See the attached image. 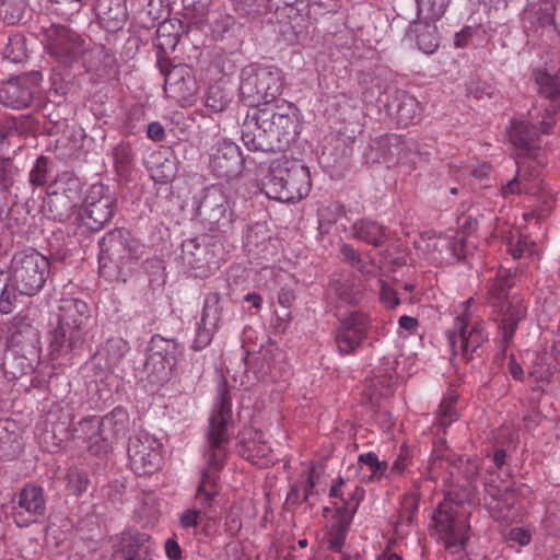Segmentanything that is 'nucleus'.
<instances>
[{
	"instance_id": "nucleus-1",
	"label": "nucleus",
	"mask_w": 560,
	"mask_h": 560,
	"mask_svg": "<svg viewBox=\"0 0 560 560\" xmlns=\"http://www.w3.org/2000/svg\"><path fill=\"white\" fill-rule=\"evenodd\" d=\"M299 133L298 108L285 100L249 109L242 125L243 143L254 152L285 151Z\"/></svg>"
},
{
	"instance_id": "nucleus-2",
	"label": "nucleus",
	"mask_w": 560,
	"mask_h": 560,
	"mask_svg": "<svg viewBox=\"0 0 560 560\" xmlns=\"http://www.w3.org/2000/svg\"><path fill=\"white\" fill-rule=\"evenodd\" d=\"M231 407V397L228 390L221 388L218 406L209 419L202 453L205 465L201 469V478L196 493L203 509L210 508L218 495L219 472L224 468L228 458V445L230 443L228 424L232 417Z\"/></svg>"
},
{
	"instance_id": "nucleus-3",
	"label": "nucleus",
	"mask_w": 560,
	"mask_h": 560,
	"mask_svg": "<svg viewBox=\"0 0 560 560\" xmlns=\"http://www.w3.org/2000/svg\"><path fill=\"white\" fill-rule=\"evenodd\" d=\"M312 187L308 167L300 160L279 158L269 165L262 179V191L270 199L295 202L305 198Z\"/></svg>"
},
{
	"instance_id": "nucleus-4",
	"label": "nucleus",
	"mask_w": 560,
	"mask_h": 560,
	"mask_svg": "<svg viewBox=\"0 0 560 560\" xmlns=\"http://www.w3.org/2000/svg\"><path fill=\"white\" fill-rule=\"evenodd\" d=\"M513 284L514 276L511 270L500 268L487 294V301L493 308V319L502 336L503 350L512 340L520 320L526 315L523 300L517 295H510Z\"/></svg>"
},
{
	"instance_id": "nucleus-5",
	"label": "nucleus",
	"mask_w": 560,
	"mask_h": 560,
	"mask_svg": "<svg viewBox=\"0 0 560 560\" xmlns=\"http://www.w3.org/2000/svg\"><path fill=\"white\" fill-rule=\"evenodd\" d=\"M284 78L279 68L250 63L241 71L240 95L250 109L261 104L282 101Z\"/></svg>"
},
{
	"instance_id": "nucleus-6",
	"label": "nucleus",
	"mask_w": 560,
	"mask_h": 560,
	"mask_svg": "<svg viewBox=\"0 0 560 560\" xmlns=\"http://www.w3.org/2000/svg\"><path fill=\"white\" fill-rule=\"evenodd\" d=\"M556 120L549 108L542 112L534 108L528 112V121H512L508 136L518 158H532L538 164L546 163L540 147V135L552 132Z\"/></svg>"
},
{
	"instance_id": "nucleus-7",
	"label": "nucleus",
	"mask_w": 560,
	"mask_h": 560,
	"mask_svg": "<svg viewBox=\"0 0 560 560\" xmlns=\"http://www.w3.org/2000/svg\"><path fill=\"white\" fill-rule=\"evenodd\" d=\"M10 270L14 289L22 295L34 296L49 278L50 261L36 249L28 248L14 253Z\"/></svg>"
},
{
	"instance_id": "nucleus-8",
	"label": "nucleus",
	"mask_w": 560,
	"mask_h": 560,
	"mask_svg": "<svg viewBox=\"0 0 560 560\" xmlns=\"http://www.w3.org/2000/svg\"><path fill=\"white\" fill-rule=\"evenodd\" d=\"M101 268L116 267L120 273L144 254V245L125 229L108 231L98 242Z\"/></svg>"
},
{
	"instance_id": "nucleus-9",
	"label": "nucleus",
	"mask_w": 560,
	"mask_h": 560,
	"mask_svg": "<svg viewBox=\"0 0 560 560\" xmlns=\"http://www.w3.org/2000/svg\"><path fill=\"white\" fill-rule=\"evenodd\" d=\"M196 214L203 229L213 234L229 232L234 220L226 195L214 185L201 191Z\"/></svg>"
},
{
	"instance_id": "nucleus-10",
	"label": "nucleus",
	"mask_w": 560,
	"mask_h": 560,
	"mask_svg": "<svg viewBox=\"0 0 560 560\" xmlns=\"http://www.w3.org/2000/svg\"><path fill=\"white\" fill-rule=\"evenodd\" d=\"M471 299L463 303L464 311L454 320V328L447 331V339L453 354L462 353L465 360L470 361L483 353V345L488 341V334L482 323H477L469 328V305Z\"/></svg>"
},
{
	"instance_id": "nucleus-11",
	"label": "nucleus",
	"mask_w": 560,
	"mask_h": 560,
	"mask_svg": "<svg viewBox=\"0 0 560 560\" xmlns=\"http://www.w3.org/2000/svg\"><path fill=\"white\" fill-rule=\"evenodd\" d=\"M116 207V198L108 186L92 185L79 211L81 225L94 232L102 230L113 219Z\"/></svg>"
},
{
	"instance_id": "nucleus-12",
	"label": "nucleus",
	"mask_w": 560,
	"mask_h": 560,
	"mask_svg": "<svg viewBox=\"0 0 560 560\" xmlns=\"http://www.w3.org/2000/svg\"><path fill=\"white\" fill-rule=\"evenodd\" d=\"M40 35L49 55L60 65L71 66L86 50L85 40L67 26L57 24L42 26Z\"/></svg>"
},
{
	"instance_id": "nucleus-13",
	"label": "nucleus",
	"mask_w": 560,
	"mask_h": 560,
	"mask_svg": "<svg viewBox=\"0 0 560 560\" xmlns=\"http://www.w3.org/2000/svg\"><path fill=\"white\" fill-rule=\"evenodd\" d=\"M84 427L92 425L97 430L96 443L90 446V452L96 456L107 453L109 443L125 438L129 430L130 418L127 410L122 407H116L101 419L96 416L89 417L83 423Z\"/></svg>"
},
{
	"instance_id": "nucleus-14",
	"label": "nucleus",
	"mask_w": 560,
	"mask_h": 560,
	"mask_svg": "<svg viewBox=\"0 0 560 560\" xmlns=\"http://www.w3.org/2000/svg\"><path fill=\"white\" fill-rule=\"evenodd\" d=\"M162 444L147 432H139L129 438L128 458L130 468L138 476L156 472L162 463Z\"/></svg>"
},
{
	"instance_id": "nucleus-15",
	"label": "nucleus",
	"mask_w": 560,
	"mask_h": 560,
	"mask_svg": "<svg viewBox=\"0 0 560 560\" xmlns=\"http://www.w3.org/2000/svg\"><path fill=\"white\" fill-rule=\"evenodd\" d=\"M468 515L469 513L463 506L451 500H444L438 506L433 520L438 532L445 538L447 547L464 546L469 528Z\"/></svg>"
},
{
	"instance_id": "nucleus-16",
	"label": "nucleus",
	"mask_w": 560,
	"mask_h": 560,
	"mask_svg": "<svg viewBox=\"0 0 560 560\" xmlns=\"http://www.w3.org/2000/svg\"><path fill=\"white\" fill-rule=\"evenodd\" d=\"M545 165L538 164L532 158H518L516 161V175L503 185L501 195L506 198L509 195L527 194L532 196L548 195V187L541 179L540 168Z\"/></svg>"
},
{
	"instance_id": "nucleus-17",
	"label": "nucleus",
	"mask_w": 560,
	"mask_h": 560,
	"mask_svg": "<svg viewBox=\"0 0 560 560\" xmlns=\"http://www.w3.org/2000/svg\"><path fill=\"white\" fill-rule=\"evenodd\" d=\"M42 80L43 75L37 70L10 78L0 88V103L16 110L30 107Z\"/></svg>"
},
{
	"instance_id": "nucleus-18",
	"label": "nucleus",
	"mask_w": 560,
	"mask_h": 560,
	"mask_svg": "<svg viewBox=\"0 0 560 560\" xmlns=\"http://www.w3.org/2000/svg\"><path fill=\"white\" fill-rule=\"evenodd\" d=\"M47 206L56 221L62 222L69 218L72 200L80 194V180L73 172H62L49 185Z\"/></svg>"
},
{
	"instance_id": "nucleus-19",
	"label": "nucleus",
	"mask_w": 560,
	"mask_h": 560,
	"mask_svg": "<svg viewBox=\"0 0 560 560\" xmlns=\"http://www.w3.org/2000/svg\"><path fill=\"white\" fill-rule=\"evenodd\" d=\"M368 317L361 312H351L342 318L336 329L335 342L342 355L353 353L366 337Z\"/></svg>"
},
{
	"instance_id": "nucleus-20",
	"label": "nucleus",
	"mask_w": 560,
	"mask_h": 560,
	"mask_svg": "<svg viewBox=\"0 0 560 560\" xmlns=\"http://www.w3.org/2000/svg\"><path fill=\"white\" fill-rule=\"evenodd\" d=\"M243 162L240 148L232 141L222 140L212 149L209 166L217 177L232 178L242 172Z\"/></svg>"
},
{
	"instance_id": "nucleus-21",
	"label": "nucleus",
	"mask_w": 560,
	"mask_h": 560,
	"mask_svg": "<svg viewBox=\"0 0 560 560\" xmlns=\"http://www.w3.org/2000/svg\"><path fill=\"white\" fill-rule=\"evenodd\" d=\"M45 511L46 502L43 489L28 485L19 494L18 506L14 510L13 517L19 527H26L43 517Z\"/></svg>"
},
{
	"instance_id": "nucleus-22",
	"label": "nucleus",
	"mask_w": 560,
	"mask_h": 560,
	"mask_svg": "<svg viewBox=\"0 0 560 560\" xmlns=\"http://www.w3.org/2000/svg\"><path fill=\"white\" fill-rule=\"evenodd\" d=\"M214 247L215 244L207 235L185 240L182 243V259L189 268L203 271L211 264H217Z\"/></svg>"
},
{
	"instance_id": "nucleus-23",
	"label": "nucleus",
	"mask_w": 560,
	"mask_h": 560,
	"mask_svg": "<svg viewBox=\"0 0 560 560\" xmlns=\"http://www.w3.org/2000/svg\"><path fill=\"white\" fill-rule=\"evenodd\" d=\"M39 331L28 322L14 318L9 327L7 349L40 355Z\"/></svg>"
},
{
	"instance_id": "nucleus-24",
	"label": "nucleus",
	"mask_w": 560,
	"mask_h": 560,
	"mask_svg": "<svg viewBox=\"0 0 560 560\" xmlns=\"http://www.w3.org/2000/svg\"><path fill=\"white\" fill-rule=\"evenodd\" d=\"M533 75L538 94L552 103L549 110L553 115L560 109V61L551 60L544 69H534Z\"/></svg>"
},
{
	"instance_id": "nucleus-25",
	"label": "nucleus",
	"mask_w": 560,
	"mask_h": 560,
	"mask_svg": "<svg viewBox=\"0 0 560 560\" xmlns=\"http://www.w3.org/2000/svg\"><path fill=\"white\" fill-rule=\"evenodd\" d=\"M40 355L7 349L2 354L1 370L8 381H18L35 371Z\"/></svg>"
},
{
	"instance_id": "nucleus-26",
	"label": "nucleus",
	"mask_w": 560,
	"mask_h": 560,
	"mask_svg": "<svg viewBox=\"0 0 560 560\" xmlns=\"http://www.w3.org/2000/svg\"><path fill=\"white\" fill-rule=\"evenodd\" d=\"M386 112L396 119L398 125L408 127L420 117L421 105L415 96L407 92L396 91L386 104Z\"/></svg>"
},
{
	"instance_id": "nucleus-27",
	"label": "nucleus",
	"mask_w": 560,
	"mask_h": 560,
	"mask_svg": "<svg viewBox=\"0 0 560 560\" xmlns=\"http://www.w3.org/2000/svg\"><path fill=\"white\" fill-rule=\"evenodd\" d=\"M84 342L83 332L79 330L68 329L61 324L56 326L50 331L49 337V351L52 359H59L73 350L82 347Z\"/></svg>"
},
{
	"instance_id": "nucleus-28",
	"label": "nucleus",
	"mask_w": 560,
	"mask_h": 560,
	"mask_svg": "<svg viewBox=\"0 0 560 560\" xmlns=\"http://www.w3.org/2000/svg\"><path fill=\"white\" fill-rule=\"evenodd\" d=\"M90 316L88 304L79 299H63L60 301L57 314V323L63 327L83 332Z\"/></svg>"
},
{
	"instance_id": "nucleus-29",
	"label": "nucleus",
	"mask_w": 560,
	"mask_h": 560,
	"mask_svg": "<svg viewBox=\"0 0 560 560\" xmlns=\"http://www.w3.org/2000/svg\"><path fill=\"white\" fill-rule=\"evenodd\" d=\"M364 489L359 486L349 489L348 483L341 477L338 478L329 490V497L341 500V504L335 503L336 513L341 515L350 514L352 520L360 502L364 499Z\"/></svg>"
},
{
	"instance_id": "nucleus-30",
	"label": "nucleus",
	"mask_w": 560,
	"mask_h": 560,
	"mask_svg": "<svg viewBox=\"0 0 560 560\" xmlns=\"http://www.w3.org/2000/svg\"><path fill=\"white\" fill-rule=\"evenodd\" d=\"M161 73L164 75V90L170 92L173 96L179 98H188L195 93V82L190 78L185 79V69L179 66H174L171 69L167 67V61H158Z\"/></svg>"
},
{
	"instance_id": "nucleus-31",
	"label": "nucleus",
	"mask_w": 560,
	"mask_h": 560,
	"mask_svg": "<svg viewBox=\"0 0 560 560\" xmlns=\"http://www.w3.org/2000/svg\"><path fill=\"white\" fill-rule=\"evenodd\" d=\"M94 10L100 22L108 31L120 30L128 18L125 0H97Z\"/></svg>"
},
{
	"instance_id": "nucleus-32",
	"label": "nucleus",
	"mask_w": 560,
	"mask_h": 560,
	"mask_svg": "<svg viewBox=\"0 0 560 560\" xmlns=\"http://www.w3.org/2000/svg\"><path fill=\"white\" fill-rule=\"evenodd\" d=\"M407 36L415 40L419 50L427 55L433 54L439 47L435 21L417 18L410 23Z\"/></svg>"
},
{
	"instance_id": "nucleus-33",
	"label": "nucleus",
	"mask_w": 560,
	"mask_h": 560,
	"mask_svg": "<svg viewBox=\"0 0 560 560\" xmlns=\"http://www.w3.org/2000/svg\"><path fill=\"white\" fill-rule=\"evenodd\" d=\"M240 455L257 464L260 459L269 456L271 448L262 441V434L259 431H247L243 433V438L237 445Z\"/></svg>"
},
{
	"instance_id": "nucleus-34",
	"label": "nucleus",
	"mask_w": 560,
	"mask_h": 560,
	"mask_svg": "<svg viewBox=\"0 0 560 560\" xmlns=\"http://www.w3.org/2000/svg\"><path fill=\"white\" fill-rule=\"evenodd\" d=\"M351 235L375 247L382 246L388 240L386 229L368 219L357 221L351 228Z\"/></svg>"
},
{
	"instance_id": "nucleus-35",
	"label": "nucleus",
	"mask_w": 560,
	"mask_h": 560,
	"mask_svg": "<svg viewBox=\"0 0 560 560\" xmlns=\"http://www.w3.org/2000/svg\"><path fill=\"white\" fill-rule=\"evenodd\" d=\"M188 32V26L178 19L163 20L159 22L156 30L158 45L163 50H174L183 34Z\"/></svg>"
},
{
	"instance_id": "nucleus-36",
	"label": "nucleus",
	"mask_w": 560,
	"mask_h": 560,
	"mask_svg": "<svg viewBox=\"0 0 560 560\" xmlns=\"http://www.w3.org/2000/svg\"><path fill=\"white\" fill-rule=\"evenodd\" d=\"M127 342L121 338H109L97 350L95 359L103 361L105 369L113 370L116 368L127 351Z\"/></svg>"
},
{
	"instance_id": "nucleus-37",
	"label": "nucleus",
	"mask_w": 560,
	"mask_h": 560,
	"mask_svg": "<svg viewBox=\"0 0 560 560\" xmlns=\"http://www.w3.org/2000/svg\"><path fill=\"white\" fill-rule=\"evenodd\" d=\"M233 101V90L223 83L210 85L206 95L205 104L213 113L225 110Z\"/></svg>"
},
{
	"instance_id": "nucleus-38",
	"label": "nucleus",
	"mask_w": 560,
	"mask_h": 560,
	"mask_svg": "<svg viewBox=\"0 0 560 560\" xmlns=\"http://www.w3.org/2000/svg\"><path fill=\"white\" fill-rule=\"evenodd\" d=\"M372 149L377 152V162L393 163L399 158L401 144L397 136L386 135L377 139Z\"/></svg>"
},
{
	"instance_id": "nucleus-39",
	"label": "nucleus",
	"mask_w": 560,
	"mask_h": 560,
	"mask_svg": "<svg viewBox=\"0 0 560 560\" xmlns=\"http://www.w3.org/2000/svg\"><path fill=\"white\" fill-rule=\"evenodd\" d=\"M235 13L248 20H255L268 14L271 0H232Z\"/></svg>"
},
{
	"instance_id": "nucleus-40",
	"label": "nucleus",
	"mask_w": 560,
	"mask_h": 560,
	"mask_svg": "<svg viewBox=\"0 0 560 560\" xmlns=\"http://www.w3.org/2000/svg\"><path fill=\"white\" fill-rule=\"evenodd\" d=\"M34 119L30 115L19 117H9L0 124V141H3L13 135H27L34 130Z\"/></svg>"
},
{
	"instance_id": "nucleus-41",
	"label": "nucleus",
	"mask_w": 560,
	"mask_h": 560,
	"mask_svg": "<svg viewBox=\"0 0 560 560\" xmlns=\"http://www.w3.org/2000/svg\"><path fill=\"white\" fill-rule=\"evenodd\" d=\"M3 58L12 63H23L28 59L26 37L23 34H13L2 51Z\"/></svg>"
},
{
	"instance_id": "nucleus-42",
	"label": "nucleus",
	"mask_w": 560,
	"mask_h": 560,
	"mask_svg": "<svg viewBox=\"0 0 560 560\" xmlns=\"http://www.w3.org/2000/svg\"><path fill=\"white\" fill-rule=\"evenodd\" d=\"M417 18L429 21H439L450 5L451 0H416Z\"/></svg>"
},
{
	"instance_id": "nucleus-43",
	"label": "nucleus",
	"mask_w": 560,
	"mask_h": 560,
	"mask_svg": "<svg viewBox=\"0 0 560 560\" xmlns=\"http://www.w3.org/2000/svg\"><path fill=\"white\" fill-rule=\"evenodd\" d=\"M10 275L0 267V313L10 314L18 301L16 289L9 287Z\"/></svg>"
},
{
	"instance_id": "nucleus-44",
	"label": "nucleus",
	"mask_w": 560,
	"mask_h": 560,
	"mask_svg": "<svg viewBox=\"0 0 560 560\" xmlns=\"http://www.w3.org/2000/svg\"><path fill=\"white\" fill-rule=\"evenodd\" d=\"M335 518H336V524H334V526H332L331 535L328 540V544H329V548L332 551L340 552L343 547V544H345V540L347 537V533L349 530V526L352 523V518H351L350 514L341 515V514H337V513H336Z\"/></svg>"
},
{
	"instance_id": "nucleus-45",
	"label": "nucleus",
	"mask_w": 560,
	"mask_h": 560,
	"mask_svg": "<svg viewBox=\"0 0 560 560\" xmlns=\"http://www.w3.org/2000/svg\"><path fill=\"white\" fill-rule=\"evenodd\" d=\"M26 7V0H0V19L14 25L23 19Z\"/></svg>"
},
{
	"instance_id": "nucleus-46",
	"label": "nucleus",
	"mask_w": 560,
	"mask_h": 560,
	"mask_svg": "<svg viewBox=\"0 0 560 560\" xmlns=\"http://www.w3.org/2000/svg\"><path fill=\"white\" fill-rule=\"evenodd\" d=\"M358 463L360 465H365L369 468L371 474L368 476V482L380 481L386 476L388 470L387 462L380 460L377 455L373 452L360 454Z\"/></svg>"
},
{
	"instance_id": "nucleus-47",
	"label": "nucleus",
	"mask_w": 560,
	"mask_h": 560,
	"mask_svg": "<svg viewBox=\"0 0 560 560\" xmlns=\"http://www.w3.org/2000/svg\"><path fill=\"white\" fill-rule=\"evenodd\" d=\"M221 296L218 292H210L205 296L203 308L200 322L203 324L217 326L221 320L222 307L220 306Z\"/></svg>"
},
{
	"instance_id": "nucleus-48",
	"label": "nucleus",
	"mask_w": 560,
	"mask_h": 560,
	"mask_svg": "<svg viewBox=\"0 0 560 560\" xmlns=\"http://www.w3.org/2000/svg\"><path fill=\"white\" fill-rule=\"evenodd\" d=\"M419 493L409 492L401 499V508L399 510L398 518L395 523V529L400 525H411L419 508Z\"/></svg>"
},
{
	"instance_id": "nucleus-49",
	"label": "nucleus",
	"mask_w": 560,
	"mask_h": 560,
	"mask_svg": "<svg viewBox=\"0 0 560 560\" xmlns=\"http://www.w3.org/2000/svg\"><path fill=\"white\" fill-rule=\"evenodd\" d=\"M442 458L447 460L454 468L458 470L468 481L476 480L479 474V465L477 460L462 455L442 454Z\"/></svg>"
},
{
	"instance_id": "nucleus-50",
	"label": "nucleus",
	"mask_w": 560,
	"mask_h": 560,
	"mask_svg": "<svg viewBox=\"0 0 560 560\" xmlns=\"http://www.w3.org/2000/svg\"><path fill=\"white\" fill-rule=\"evenodd\" d=\"M175 361L160 357V354L148 352L144 369L148 373L155 375L159 381L168 376Z\"/></svg>"
},
{
	"instance_id": "nucleus-51",
	"label": "nucleus",
	"mask_w": 560,
	"mask_h": 560,
	"mask_svg": "<svg viewBox=\"0 0 560 560\" xmlns=\"http://www.w3.org/2000/svg\"><path fill=\"white\" fill-rule=\"evenodd\" d=\"M457 395L454 393L447 394L441 401L438 412V425L445 429L450 424H452L458 417L456 402Z\"/></svg>"
},
{
	"instance_id": "nucleus-52",
	"label": "nucleus",
	"mask_w": 560,
	"mask_h": 560,
	"mask_svg": "<svg viewBox=\"0 0 560 560\" xmlns=\"http://www.w3.org/2000/svg\"><path fill=\"white\" fill-rule=\"evenodd\" d=\"M19 176V168L9 158L0 159V192L11 195Z\"/></svg>"
},
{
	"instance_id": "nucleus-53",
	"label": "nucleus",
	"mask_w": 560,
	"mask_h": 560,
	"mask_svg": "<svg viewBox=\"0 0 560 560\" xmlns=\"http://www.w3.org/2000/svg\"><path fill=\"white\" fill-rule=\"evenodd\" d=\"M330 291L336 298L346 304H352L358 302V291L351 281L347 279H336L330 282Z\"/></svg>"
},
{
	"instance_id": "nucleus-54",
	"label": "nucleus",
	"mask_w": 560,
	"mask_h": 560,
	"mask_svg": "<svg viewBox=\"0 0 560 560\" xmlns=\"http://www.w3.org/2000/svg\"><path fill=\"white\" fill-rule=\"evenodd\" d=\"M176 350L177 343L174 339H165L160 335H154L151 338L148 352L175 361Z\"/></svg>"
},
{
	"instance_id": "nucleus-55",
	"label": "nucleus",
	"mask_w": 560,
	"mask_h": 560,
	"mask_svg": "<svg viewBox=\"0 0 560 560\" xmlns=\"http://www.w3.org/2000/svg\"><path fill=\"white\" fill-rule=\"evenodd\" d=\"M90 485L89 475L84 470L71 468L67 472V489L73 495H81Z\"/></svg>"
},
{
	"instance_id": "nucleus-56",
	"label": "nucleus",
	"mask_w": 560,
	"mask_h": 560,
	"mask_svg": "<svg viewBox=\"0 0 560 560\" xmlns=\"http://www.w3.org/2000/svg\"><path fill=\"white\" fill-rule=\"evenodd\" d=\"M163 18V10L160 2L150 0L148 4L138 12V19L145 28L155 26V23Z\"/></svg>"
},
{
	"instance_id": "nucleus-57",
	"label": "nucleus",
	"mask_w": 560,
	"mask_h": 560,
	"mask_svg": "<svg viewBox=\"0 0 560 560\" xmlns=\"http://www.w3.org/2000/svg\"><path fill=\"white\" fill-rule=\"evenodd\" d=\"M81 57H83V63L86 71L98 73L104 69L106 54L102 47H94L90 49L86 45V50Z\"/></svg>"
},
{
	"instance_id": "nucleus-58",
	"label": "nucleus",
	"mask_w": 560,
	"mask_h": 560,
	"mask_svg": "<svg viewBox=\"0 0 560 560\" xmlns=\"http://www.w3.org/2000/svg\"><path fill=\"white\" fill-rule=\"evenodd\" d=\"M49 159L40 155L36 159L31 172L30 183L34 186H44L48 179Z\"/></svg>"
},
{
	"instance_id": "nucleus-59",
	"label": "nucleus",
	"mask_w": 560,
	"mask_h": 560,
	"mask_svg": "<svg viewBox=\"0 0 560 560\" xmlns=\"http://www.w3.org/2000/svg\"><path fill=\"white\" fill-rule=\"evenodd\" d=\"M133 161V152L129 143H119L114 149V162L117 171L124 173Z\"/></svg>"
},
{
	"instance_id": "nucleus-60",
	"label": "nucleus",
	"mask_w": 560,
	"mask_h": 560,
	"mask_svg": "<svg viewBox=\"0 0 560 560\" xmlns=\"http://www.w3.org/2000/svg\"><path fill=\"white\" fill-rule=\"evenodd\" d=\"M217 329H218L217 326H212V325L203 324V322H199L195 339L191 343V348L195 351L205 349L207 346L210 345Z\"/></svg>"
},
{
	"instance_id": "nucleus-61",
	"label": "nucleus",
	"mask_w": 560,
	"mask_h": 560,
	"mask_svg": "<svg viewBox=\"0 0 560 560\" xmlns=\"http://www.w3.org/2000/svg\"><path fill=\"white\" fill-rule=\"evenodd\" d=\"M307 5L316 14L337 12L341 8L342 0H306Z\"/></svg>"
},
{
	"instance_id": "nucleus-62",
	"label": "nucleus",
	"mask_w": 560,
	"mask_h": 560,
	"mask_svg": "<svg viewBox=\"0 0 560 560\" xmlns=\"http://www.w3.org/2000/svg\"><path fill=\"white\" fill-rule=\"evenodd\" d=\"M300 11L296 4L287 8V16L290 20L289 23L295 33L302 32L308 23L307 15L300 14Z\"/></svg>"
},
{
	"instance_id": "nucleus-63",
	"label": "nucleus",
	"mask_w": 560,
	"mask_h": 560,
	"mask_svg": "<svg viewBox=\"0 0 560 560\" xmlns=\"http://www.w3.org/2000/svg\"><path fill=\"white\" fill-rule=\"evenodd\" d=\"M340 256L345 262L350 264L353 267L361 268L363 266L359 252L354 249L352 245L342 244L340 246Z\"/></svg>"
},
{
	"instance_id": "nucleus-64",
	"label": "nucleus",
	"mask_w": 560,
	"mask_h": 560,
	"mask_svg": "<svg viewBox=\"0 0 560 560\" xmlns=\"http://www.w3.org/2000/svg\"><path fill=\"white\" fill-rule=\"evenodd\" d=\"M200 516L199 510L187 509L179 516V524L183 528L196 527Z\"/></svg>"
}]
</instances>
